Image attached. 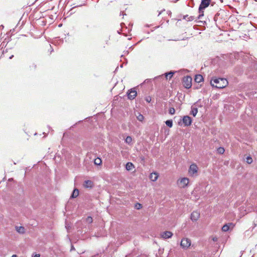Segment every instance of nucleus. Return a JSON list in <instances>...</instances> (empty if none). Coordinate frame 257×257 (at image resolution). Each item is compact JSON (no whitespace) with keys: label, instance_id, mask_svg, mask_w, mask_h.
<instances>
[{"label":"nucleus","instance_id":"obj_37","mask_svg":"<svg viewBox=\"0 0 257 257\" xmlns=\"http://www.w3.org/2000/svg\"><path fill=\"white\" fill-rule=\"evenodd\" d=\"M217 16H218V14H216L215 16V18L217 17Z\"/></svg>","mask_w":257,"mask_h":257},{"label":"nucleus","instance_id":"obj_36","mask_svg":"<svg viewBox=\"0 0 257 257\" xmlns=\"http://www.w3.org/2000/svg\"><path fill=\"white\" fill-rule=\"evenodd\" d=\"M13 57H14V56H13V55L11 56L10 57V59H12Z\"/></svg>","mask_w":257,"mask_h":257},{"label":"nucleus","instance_id":"obj_3","mask_svg":"<svg viewBox=\"0 0 257 257\" xmlns=\"http://www.w3.org/2000/svg\"><path fill=\"white\" fill-rule=\"evenodd\" d=\"M183 84L186 88H190L192 86V78L190 76H187L183 78Z\"/></svg>","mask_w":257,"mask_h":257},{"label":"nucleus","instance_id":"obj_1","mask_svg":"<svg viewBox=\"0 0 257 257\" xmlns=\"http://www.w3.org/2000/svg\"><path fill=\"white\" fill-rule=\"evenodd\" d=\"M212 86L218 88H223L228 84L227 80L225 78H215L211 81Z\"/></svg>","mask_w":257,"mask_h":257},{"label":"nucleus","instance_id":"obj_5","mask_svg":"<svg viewBox=\"0 0 257 257\" xmlns=\"http://www.w3.org/2000/svg\"><path fill=\"white\" fill-rule=\"evenodd\" d=\"M191 245V240L187 238H184L181 241V246L183 248H187Z\"/></svg>","mask_w":257,"mask_h":257},{"label":"nucleus","instance_id":"obj_7","mask_svg":"<svg viewBox=\"0 0 257 257\" xmlns=\"http://www.w3.org/2000/svg\"><path fill=\"white\" fill-rule=\"evenodd\" d=\"M182 121L185 126H189L192 123L191 118L188 115L184 116L183 117Z\"/></svg>","mask_w":257,"mask_h":257},{"label":"nucleus","instance_id":"obj_19","mask_svg":"<svg viewBox=\"0 0 257 257\" xmlns=\"http://www.w3.org/2000/svg\"><path fill=\"white\" fill-rule=\"evenodd\" d=\"M173 74H174V72L172 71H170L169 73H165V77L167 79H168V78L170 79L172 77Z\"/></svg>","mask_w":257,"mask_h":257},{"label":"nucleus","instance_id":"obj_23","mask_svg":"<svg viewBox=\"0 0 257 257\" xmlns=\"http://www.w3.org/2000/svg\"><path fill=\"white\" fill-rule=\"evenodd\" d=\"M101 160L99 158H97L94 160V164L95 165H99L100 164H101Z\"/></svg>","mask_w":257,"mask_h":257},{"label":"nucleus","instance_id":"obj_20","mask_svg":"<svg viewBox=\"0 0 257 257\" xmlns=\"http://www.w3.org/2000/svg\"><path fill=\"white\" fill-rule=\"evenodd\" d=\"M229 229V226L228 224H225L222 227V230L223 231L226 232Z\"/></svg>","mask_w":257,"mask_h":257},{"label":"nucleus","instance_id":"obj_9","mask_svg":"<svg viewBox=\"0 0 257 257\" xmlns=\"http://www.w3.org/2000/svg\"><path fill=\"white\" fill-rule=\"evenodd\" d=\"M200 216V213L198 211H193L191 214V219L193 221H197Z\"/></svg>","mask_w":257,"mask_h":257},{"label":"nucleus","instance_id":"obj_24","mask_svg":"<svg viewBox=\"0 0 257 257\" xmlns=\"http://www.w3.org/2000/svg\"><path fill=\"white\" fill-rule=\"evenodd\" d=\"M246 162L247 164H250L252 162V159L250 157L248 156L246 158Z\"/></svg>","mask_w":257,"mask_h":257},{"label":"nucleus","instance_id":"obj_38","mask_svg":"<svg viewBox=\"0 0 257 257\" xmlns=\"http://www.w3.org/2000/svg\"><path fill=\"white\" fill-rule=\"evenodd\" d=\"M72 249H73V246H72L71 250H72Z\"/></svg>","mask_w":257,"mask_h":257},{"label":"nucleus","instance_id":"obj_30","mask_svg":"<svg viewBox=\"0 0 257 257\" xmlns=\"http://www.w3.org/2000/svg\"><path fill=\"white\" fill-rule=\"evenodd\" d=\"M136 207L137 209H140L142 207V205L141 204H140V203H138L136 205Z\"/></svg>","mask_w":257,"mask_h":257},{"label":"nucleus","instance_id":"obj_31","mask_svg":"<svg viewBox=\"0 0 257 257\" xmlns=\"http://www.w3.org/2000/svg\"><path fill=\"white\" fill-rule=\"evenodd\" d=\"M146 100L148 102H150L151 100V98L150 97H148L146 98Z\"/></svg>","mask_w":257,"mask_h":257},{"label":"nucleus","instance_id":"obj_17","mask_svg":"<svg viewBox=\"0 0 257 257\" xmlns=\"http://www.w3.org/2000/svg\"><path fill=\"white\" fill-rule=\"evenodd\" d=\"M198 112V109L196 107H194L192 106L191 111L190 112V114L193 115V116H195Z\"/></svg>","mask_w":257,"mask_h":257},{"label":"nucleus","instance_id":"obj_34","mask_svg":"<svg viewBox=\"0 0 257 257\" xmlns=\"http://www.w3.org/2000/svg\"><path fill=\"white\" fill-rule=\"evenodd\" d=\"M11 257H17V255L13 254Z\"/></svg>","mask_w":257,"mask_h":257},{"label":"nucleus","instance_id":"obj_2","mask_svg":"<svg viewBox=\"0 0 257 257\" xmlns=\"http://www.w3.org/2000/svg\"><path fill=\"white\" fill-rule=\"evenodd\" d=\"M210 4V2L206 0H201V4L199 8V15L197 17L198 20H201L204 16L203 10L207 8Z\"/></svg>","mask_w":257,"mask_h":257},{"label":"nucleus","instance_id":"obj_15","mask_svg":"<svg viewBox=\"0 0 257 257\" xmlns=\"http://www.w3.org/2000/svg\"><path fill=\"white\" fill-rule=\"evenodd\" d=\"M158 177V175L156 173H153L150 174V178L152 181H156Z\"/></svg>","mask_w":257,"mask_h":257},{"label":"nucleus","instance_id":"obj_21","mask_svg":"<svg viewBox=\"0 0 257 257\" xmlns=\"http://www.w3.org/2000/svg\"><path fill=\"white\" fill-rule=\"evenodd\" d=\"M165 123L169 127H171L173 126V121L172 120H166Z\"/></svg>","mask_w":257,"mask_h":257},{"label":"nucleus","instance_id":"obj_29","mask_svg":"<svg viewBox=\"0 0 257 257\" xmlns=\"http://www.w3.org/2000/svg\"><path fill=\"white\" fill-rule=\"evenodd\" d=\"M227 224H228L229 226V229L233 228L234 226V224L232 223H228Z\"/></svg>","mask_w":257,"mask_h":257},{"label":"nucleus","instance_id":"obj_28","mask_svg":"<svg viewBox=\"0 0 257 257\" xmlns=\"http://www.w3.org/2000/svg\"><path fill=\"white\" fill-rule=\"evenodd\" d=\"M137 118L139 121H142L144 119V116L141 114L137 116Z\"/></svg>","mask_w":257,"mask_h":257},{"label":"nucleus","instance_id":"obj_33","mask_svg":"<svg viewBox=\"0 0 257 257\" xmlns=\"http://www.w3.org/2000/svg\"><path fill=\"white\" fill-rule=\"evenodd\" d=\"M140 158H141V160H144V157L143 156H141L140 157Z\"/></svg>","mask_w":257,"mask_h":257},{"label":"nucleus","instance_id":"obj_27","mask_svg":"<svg viewBox=\"0 0 257 257\" xmlns=\"http://www.w3.org/2000/svg\"><path fill=\"white\" fill-rule=\"evenodd\" d=\"M169 112L170 114H174L175 112V109L173 107H171L169 110Z\"/></svg>","mask_w":257,"mask_h":257},{"label":"nucleus","instance_id":"obj_4","mask_svg":"<svg viewBox=\"0 0 257 257\" xmlns=\"http://www.w3.org/2000/svg\"><path fill=\"white\" fill-rule=\"evenodd\" d=\"M189 182V180L187 178H183L178 181L179 186L181 188H185L187 186Z\"/></svg>","mask_w":257,"mask_h":257},{"label":"nucleus","instance_id":"obj_11","mask_svg":"<svg viewBox=\"0 0 257 257\" xmlns=\"http://www.w3.org/2000/svg\"><path fill=\"white\" fill-rule=\"evenodd\" d=\"M15 228L17 231L20 234H24L25 232V228L23 226H16Z\"/></svg>","mask_w":257,"mask_h":257},{"label":"nucleus","instance_id":"obj_25","mask_svg":"<svg viewBox=\"0 0 257 257\" xmlns=\"http://www.w3.org/2000/svg\"><path fill=\"white\" fill-rule=\"evenodd\" d=\"M86 221L88 223H91L93 221V219L91 217L88 216L86 218Z\"/></svg>","mask_w":257,"mask_h":257},{"label":"nucleus","instance_id":"obj_8","mask_svg":"<svg viewBox=\"0 0 257 257\" xmlns=\"http://www.w3.org/2000/svg\"><path fill=\"white\" fill-rule=\"evenodd\" d=\"M137 94V92L135 88L131 89L128 92H127V96L130 99H134Z\"/></svg>","mask_w":257,"mask_h":257},{"label":"nucleus","instance_id":"obj_22","mask_svg":"<svg viewBox=\"0 0 257 257\" xmlns=\"http://www.w3.org/2000/svg\"><path fill=\"white\" fill-rule=\"evenodd\" d=\"M125 142L126 143H127L128 144H130L132 142V137L130 136H127L125 140Z\"/></svg>","mask_w":257,"mask_h":257},{"label":"nucleus","instance_id":"obj_12","mask_svg":"<svg viewBox=\"0 0 257 257\" xmlns=\"http://www.w3.org/2000/svg\"><path fill=\"white\" fill-rule=\"evenodd\" d=\"M83 185L85 188H91L93 186V182L90 180H86Z\"/></svg>","mask_w":257,"mask_h":257},{"label":"nucleus","instance_id":"obj_26","mask_svg":"<svg viewBox=\"0 0 257 257\" xmlns=\"http://www.w3.org/2000/svg\"><path fill=\"white\" fill-rule=\"evenodd\" d=\"M217 152L218 153L220 154H222L224 153V149L222 147H219L218 149H217Z\"/></svg>","mask_w":257,"mask_h":257},{"label":"nucleus","instance_id":"obj_35","mask_svg":"<svg viewBox=\"0 0 257 257\" xmlns=\"http://www.w3.org/2000/svg\"><path fill=\"white\" fill-rule=\"evenodd\" d=\"M120 15H123V16L124 14H123V12H122V13H120Z\"/></svg>","mask_w":257,"mask_h":257},{"label":"nucleus","instance_id":"obj_18","mask_svg":"<svg viewBox=\"0 0 257 257\" xmlns=\"http://www.w3.org/2000/svg\"><path fill=\"white\" fill-rule=\"evenodd\" d=\"M78 194H79V191H78V190L77 189H75L73 190L71 197L72 198H76V197L78 196Z\"/></svg>","mask_w":257,"mask_h":257},{"label":"nucleus","instance_id":"obj_13","mask_svg":"<svg viewBox=\"0 0 257 257\" xmlns=\"http://www.w3.org/2000/svg\"><path fill=\"white\" fill-rule=\"evenodd\" d=\"M134 168H135V166L132 163L128 162L125 165V169L127 171H131Z\"/></svg>","mask_w":257,"mask_h":257},{"label":"nucleus","instance_id":"obj_6","mask_svg":"<svg viewBox=\"0 0 257 257\" xmlns=\"http://www.w3.org/2000/svg\"><path fill=\"white\" fill-rule=\"evenodd\" d=\"M198 171V167L195 164H193L190 165L189 169V174L191 176H193L196 174Z\"/></svg>","mask_w":257,"mask_h":257},{"label":"nucleus","instance_id":"obj_16","mask_svg":"<svg viewBox=\"0 0 257 257\" xmlns=\"http://www.w3.org/2000/svg\"><path fill=\"white\" fill-rule=\"evenodd\" d=\"M183 19L186 20L188 22H191L195 19L194 16H189L187 15L184 16Z\"/></svg>","mask_w":257,"mask_h":257},{"label":"nucleus","instance_id":"obj_14","mask_svg":"<svg viewBox=\"0 0 257 257\" xmlns=\"http://www.w3.org/2000/svg\"><path fill=\"white\" fill-rule=\"evenodd\" d=\"M195 81L197 83H200L203 81V77L201 75H196L195 77Z\"/></svg>","mask_w":257,"mask_h":257},{"label":"nucleus","instance_id":"obj_10","mask_svg":"<svg viewBox=\"0 0 257 257\" xmlns=\"http://www.w3.org/2000/svg\"><path fill=\"white\" fill-rule=\"evenodd\" d=\"M173 235V233L170 231H165L162 233L161 236L164 238H170Z\"/></svg>","mask_w":257,"mask_h":257},{"label":"nucleus","instance_id":"obj_32","mask_svg":"<svg viewBox=\"0 0 257 257\" xmlns=\"http://www.w3.org/2000/svg\"><path fill=\"white\" fill-rule=\"evenodd\" d=\"M40 255L39 254H35L33 256V257H40Z\"/></svg>","mask_w":257,"mask_h":257}]
</instances>
